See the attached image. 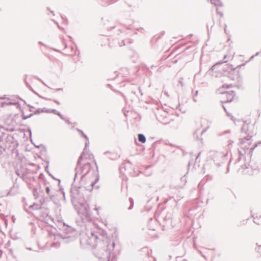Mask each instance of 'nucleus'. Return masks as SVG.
I'll return each mask as SVG.
<instances>
[{"instance_id": "nucleus-1", "label": "nucleus", "mask_w": 261, "mask_h": 261, "mask_svg": "<svg viewBox=\"0 0 261 261\" xmlns=\"http://www.w3.org/2000/svg\"><path fill=\"white\" fill-rule=\"evenodd\" d=\"M211 3L214 4L216 7H217L216 10L219 14L221 15H222V13L221 12H219V8L223 6L222 4L220 2V0H211Z\"/></svg>"}, {"instance_id": "nucleus-2", "label": "nucleus", "mask_w": 261, "mask_h": 261, "mask_svg": "<svg viewBox=\"0 0 261 261\" xmlns=\"http://www.w3.org/2000/svg\"><path fill=\"white\" fill-rule=\"evenodd\" d=\"M254 221L257 224H261V215L257 214L254 215Z\"/></svg>"}, {"instance_id": "nucleus-3", "label": "nucleus", "mask_w": 261, "mask_h": 261, "mask_svg": "<svg viewBox=\"0 0 261 261\" xmlns=\"http://www.w3.org/2000/svg\"><path fill=\"white\" fill-rule=\"evenodd\" d=\"M138 140L140 142L142 143H144L146 142V138L145 136L142 134L138 135Z\"/></svg>"}, {"instance_id": "nucleus-4", "label": "nucleus", "mask_w": 261, "mask_h": 261, "mask_svg": "<svg viewBox=\"0 0 261 261\" xmlns=\"http://www.w3.org/2000/svg\"><path fill=\"white\" fill-rule=\"evenodd\" d=\"M228 95L230 97L229 99L228 100H225L224 98H223V102H227V101H231L232 99V94H228L227 93H224V95H223V96H227Z\"/></svg>"}]
</instances>
